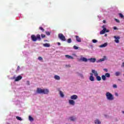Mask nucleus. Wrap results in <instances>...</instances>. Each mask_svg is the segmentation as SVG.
Listing matches in <instances>:
<instances>
[{
	"instance_id": "nucleus-1",
	"label": "nucleus",
	"mask_w": 124,
	"mask_h": 124,
	"mask_svg": "<svg viewBox=\"0 0 124 124\" xmlns=\"http://www.w3.org/2000/svg\"><path fill=\"white\" fill-rule=\"evenodd\" d=\"M31 39L33 42H36L37 40L38 41H41V36L39 34H37L36 36L33 34L31 35Z\"/></svg>"
},
{
	"instance_id": "nucleus-2",
	"label": "nucleus",
	"mask_w": 124,
	"mask_h": 124,
	"mask_svg": "<svg viewBox=\"0 0 124 124\" xmlns=\"http://www.w3.org/2000/svg\"><path fill=\"white\" fill-rule=\"evenodd\" d=\"M92 72L94 74L95 77H96L97 81H101V77L98 76V73H97V71H95V70H92Z\"/></svg>"
},
{
	"instance_id": "nucleus-3",
	"label": "nucleus",
	"mask_w": 124,
	"mask_h": 124,
	"mask_svg": "<svg viewBox=\"0 0 124 124\" xmlns=\"http://www.w3.org/2000/svg\"><path fill=\"white\" fill-rule=\"evenodd\" d=\"M106 96H107V98L108 100H114V96L109 92H107L106 93Z\"/></svg>"
},
{
	"instance_id": "nucleus-4",
	"label": "nucleus",
	"mask_w": 124,
	"mask_h": 124,
	"mask_svg": "<svg viewBox=\"0 0 124 124\" xmlns=\"http://www.w3.org/2000/svg\"><path fill=\"white\" fill-rule=\"evenodd\" d=\"M58 38L62 41H66V39H65V36L63 35L62 33H60L58 35Z\"/></svg>"
},
{
	"instance_id": "nucleus-5",
	"label": "nucleus",
	"mask_w": 124,
	"mask_h": 124,
	"mask_svg": "<svg viewBox=\"0 0 124 124\" xmlns=\"http://www.w3.org/2000/svg\"><path fill=\"white\" fill-rule=\"evenodd\" d=\"M43 89L39 88H37L36 93L40 94H43Z\"/></svg>"
},
{
	"instance_id": "nucleus-6",
	"label": "nucleus",
	"mask_w": 124,
	"mask_h": 124,
	"mask_svg": "<svg viewBox=\"0 0 124 124\" xmlns=\"http://www.w3.org/2000/svg\"><path fill=\"white\" fill-rule=\"evenodd\" d=\"M102 28H103V29L100 32V34H104L105 33V31H106V28H105V25H103L102 26Z\"/></svg>"
},
{
	"instance_id": "nucleus-7",
	"label": "nucleus",
	"mask_w": 124,
	"mask_h": 124,
	"mask_svg": "<svg viewBox=\"0 0 124 124\" xmlns=\"http://www.w3.org/2000/svg\"><path fill=\"white\" fill-rule=\"evenodd\" d=\"M49 93V90L47 89H43V94H48Z\"/></svg>"
},
{
	"instance_id": "nucleus-8",
	"label": "nucleus",
	"mask_w": 124,
	"mask_h": 124,
	"mask_svg": "<svg viewBox=\"0 0 124 124\" xmlns=\"http://www.w3.org/2000/svg\"><path fill=\"white\" fill-rule=\"evenodd\" d=\"M114 38L115 39V42H116V43H119V42H120V36H114Z\"/></svg>"
},
{
	"instance_id": "nucleus-9",
	"label": "nucleus",
	"mask_w": 124,
	"mask_h": 124,
	"mask_svg": "<svg viewBox=\"0 0 124 124\" xmlns=\"http://www.w3.org/2000/svg\"><path fill=\"white\" fill-rule=\"evenodd\" d=\"M70 98L73 100H75L78 98V96H77V95H73L71 96Z\"/></svg>"
},
{
	"instance_id": "nucleus-10",
	"label": "nucleus",
	"mask_w": 124,
	"mask_h": 124,
	"mask_svg": "<svg viewBox=\"0 0 124 124\" xmlns=\"http://www.w3.org/2000/svg\"><path fill=\"white\" fill-rule=\"evenodd\" d=\"M76 41L77 42H82V40H81V38H80L78 36L75 35Z\"/></svg>"
},
{
	"instance_id": "nucleus-11",
	"label": "nucleus",
	"mask_w": 124,
	"mask_h": 124,
	"mask_svg": "<svg viewBox=\"0 0 124 124\" xmlns=\"http://www.w3.org/2000/svg\"><path fill=\"white\" fill-rule=\"evenodd\" d=\"M23 78V77L21 76H19L18 77H17L16 79H15V81L17 82L18 81H20V80H21V79Z\"/></svg>"
},
{
	"instance_id": "nucleus-12",
	"label": "nucleus",
	"mask_w": 124,
	"mask_h": 124,
	"mask_svg": "<svg viewBox=\"0 0 124 124\" xmlns=\"http://www.w3.org/2000/svg\"><path fill=\"white\" fill-rule=\"evenodd\" d=\"M88 61H90V62H95L96 59L91 58L90 59H88Z\"/></svg>"
},
{
	"instance_id": "nucleus-13",
	"label": "nucleus",
	"mask_w": 124,
	"mask_h": 124,
	"mask_svg": "<svg viewBox=\"0 0 124 124\" xmlns=\"http://www.w3.org/2000/svg\"><path fill=\"white\" fill-rule=\"evenodd\" d=\"M69 103L70 104V105H73V106L75 105V101H74L73 100H69Z\"/></svg>"
},
{
	"instance_id": "nucleus-14",
	"label": "nucleus",
	"mask_w": 124,
	"mask_h": 124,
	"mask_svg": "<svg viewBox=\"0 0 124 124\" xmlns=\"http://www.w3.org/2000/svg\"><path fill=\"white\" fill-rule=\"evenodd\" d=\"M80 61H82V62H87L88 61H89V59L85 58V57H81L80 58Z\"/></svg>"
},
{
	"instance_id": "nucleus-15",
	"label": "nucleus",
	"mask_w": 124,
	"mask_h": 124,
	"mask_svg": "<svg viewBox=\"0 0 124 124\" xmlns=\"http://www.w3.org/2000/svg\"><path fill=\"white\" fill-rule=\"evenodd\" d=\"M107 43H105L104 44L101 45L99 47L100 48H104V47H106L107 46Z\"/></svg>"
},
{
	"instance_id": "nucleus-16",
	"label": "nucleus",
	"mask_w": 124,
	"mask_h": 124,
	"mask_svg": "<svg viewBox=\"0 0 124 124\" xmlns=\"http://www.w3.org/2000/svg\"><path fill=\"white\" fill-rule=\"evenodd\" d=\"M54 79L55 80H61V77H60V76H58V75H55L54 76Z\"/></svg>"
},
{
	"instance_id": "nucleus-17",
	"label": "nucleus",
	"mask_w": 124,
	"mask_h": 124,
	"mask_svg": "<svg viewBox=\"0 0 124 124\" xmlns=\"http://www.w3.org/2000/svg\"><path fill=\"white\" fill-rule=\"evenodd\" d=\"M65 57H66V58H67V59H71V60H73V59H74V58H73V57H72L70 55H66Z\"/></svg>"
},
{
	"instance_id": "nucleus-18",
	"label": "nucleus",
	"mask_w": 124,
	"mask_h": 124,
	"mask_svg": "<svg viewBox=\"0 0 124 124\" xmlns=\"http://www.w3.org/2000/svg\"><path fill=\"white\" fill-rule=\"evenodd\" d=\"M89 79L90 80V81L93 82V81H94V78L93 76H90L89 78Z\"/></svg>"
},
{
	"instance_id": "nucleus-19",
	"label": "nucleus",
	"mask_w": 124,
	"mask_h": 124,
	"mask_svg": "<svg viewBox=\"0 0 124 124\" xmlns=\"http://www.w3.org/2000/svg\"><path fill=\"white\" fill-rule=\"evenodd\" d=\"M44 47H50V44L46 43L43 44Z\"/></svg>"
},
{
	"instance_id": "nucleus-20",
	"label": "nucleus",
	"mask_w": 124,
	"mask_h": 124,
	"mask_svg": "<svg viewBox=\"0 0 124 124\" xmlns=\"http://www.w3.org/2000/svg\"><path fill=\"white\" fill-rule=\"evenodd\" d=\"M94 123H95V124H101V122L100 121H99V120L97 119V120H95Z\"/></svg>"
},
{
	"instance_id": "nucleus-21",
	"label": "nucleus",
	"mask_w": 124,
	"mask_h": 124,
	"mask_svg": "<svg viewBox=\"0 0 124 124\" xmlns=\"http://www.w3.org/2000/svg\"><path fill=\"white\" fill-rule=\"evenodd\" d=\"M70 121H72V122H74V121H75V120H76V118L73 117H71L69 118Z\"/></svg>"
},
{
	"instance_id": "nucleus-22",
	"label": "nucleus",
	"mask_w": 124,
	"mask_h": 124,
	"mask_svg": "<svg viewBox=\"0 0 124 124\" xmlns=\"http://www.w3.org/2000/svg\"><path fill=\"white\" fill-rule=\"evenodd\" d=\"M60 95L61 96V97H63L64 96V95L63 94V93L62 91H60Z\"/></svg>"
},
{
	"instance_id": "nucleus-23",
	"label": "nucleus",
	"mask_w": 124,
	"mask_h": 124,
	"mask_svg": "<svg viewBox=\"0 0 124 124\" xmlns=\"http://www.w3.org/2000/svg\"><path fill=\"white\" fill-rule=\"evenodd\" d=\"M102 79L103 81H106V77L105 76V75H103L102 76Z\"/></svg>"
},
{
	"instance_id": "nucleus-24",
	"label": "nucleus",
	"mask_w": 124,
	"mask_h": 124,
	"mask_svg": "<svg viewBox=\"0 0 124 124\" xmlns=\"http://www.w3.org/2000/svg\"><path fill=\"white\" fill-rule=\"evenodd\" d=\"M29 121H30L31 122H33V118L31 116H29Z\"/></svg>"
},
{
	"instance_id": "nucleus-25",
	"label": "nucleus",
	"mask_w": 124,
	"mask_h": 124,
	"mask_svg": "<svg viewBox=\"0 0 124 124\" xmlns=\"http://www.w3.org/2000/svg\"><path fill=\"white\" fill-rule=\"evenodd\" d=\"M39 29V30H40V31H42L43 32H44V31H45V30H44V29L42 27H40Z\"/></svg>"
},
{
	"instance_id": "nucleus-26",
	"label": "nucleus",
	"mask_w": 124,
	"mask_h": 124,
	"mask_svg": "<svg viewBox=\"0 0 124 124\" xmlns=\"http://www.w3.org/2000/svg\"><path fill=\"white\" fill-rule=\"evenodd\" d=\"M105 76H106V78L107 77L108 78H110V74L108 73H106Z\"/></svg>"
},
{
	"instance_id": "nucleus-27",
	"label": "nucleus",
	"mask_w": 124,
	"mask_h": 124,
	"mask_svg": "<svg viewBox=\"0 0 124 124\" xmlns=\"http://www.w3.org/2000/svg\"><path fill=\"white\" fill-rule=\"evenodd\" d=\"M115 75L116 76H120V75H121V72H116L115 73Z\"/></svg>"
},
{
	"instance_id": "nucleus-28",
	"label": "nucleus",
	"mask_w": 124,
	"mask_h": 124,
	"mask_svg": "<svg viewBox=\"0 0 124 124\" xmlns=\"http://www.w3.org/2000/svg\"><path fill=\"white\" fill-rule=\"evenodd\" d=\"M73 48L75 49V50H78V49H79V47L76 46H74Z\"/></svg>"
},
{
	"instance_id": "nucleus-29",
	"label": "nucleus",
	"mask_w": 124,
	"mask_h": 124,
	"mask_svg": "<svg viewBox=\"0 0 124 124\" xmlns=\"http://www.w3.org/2000/svg\"><path fill=\"white\" fill-rule=\"evenodd\" d=\"M16 119L17 120H18V121H22V118H21V117H20L19 116H16Z\"/></svg>"
},
{
	"instance_id": "nucleus-30",
	"label": "nucleus",
	"mask_w": 124,
	"mask_h": 124,
	"mask_svg": "<svg viewBox=\"0 0 124 124\" xmlns=\"http://www.w3.org/2000/svg\"><path fill=\"white\" fill-rule=\"evenodd\" d=\"M41 36L42 38H45V37H46V35H45L44 34H41Z\"/></svg>"
},
{
	"instance_id": "nucleus-31",
	"label": "nucleus",
	"mask_w": 124,
	"mask_h": 124,
	"mask_svg": "<svg viewBox=\"0 0 124 124\" xmlns=\"http://www.w3.org/2000/svg\"><path fill=\"white\" fill-rule=\"evenodd\" d=\"M67 42L68 43H71L72 42V41L71 40V38H69L67 39Z\"/></svg>"
},
{
	"instance_id": "nucleus-32",
	"label": "nucleus",
	"mask_w": 124,
	"mask_h": 124,
	"mask_svg": "<svg viewBox=\"0 0 124 124\" xmlns=\"http://www.w3.org/2000/svg\"><path fill=\"white\" fill-rule=\"evenodd\" d=\"M119 15L120 18H124V15L121 13L119 14Z\"/></svg>"
},
{
	"instance_id": "nucleus-33",
	"label": "nucleus",
	"mask_w": 124,
	"mask_h": 124,
	"mask_svg": "<svg viewBox=\"0 0 124 124\" xmlns=\"http://www.w3.org/2000/svg\"><path fill=\"white\" fill-rule=\"evenodd\" d=\"M38 60H39V61H43V58H42V57H39L38 58Z\"/></svg>"
},
{
	"instance_id": "nucleus-34",
	"label": "nucleus",
	"mask_w": 124,
	"mask_h": 124,
	"mask_svg": "<svg viewBox=\"0 0 124 124\" xmlns=\"http://www.w3.org/2000/svg\"><path fill=\"white\" fill-rule=\"evenodd\" d=\"M92 42H93V43H96V42H97V40L93 39L92 40Z\"/></svg>"
},
{
	"instance_id": "nucleus-35",
	"label": "nucleus",
	"mask_w": 124,
	"mask_h": 124,
	"mask_svg": "<svg viewBox=\"0 0 124 124\" xmlns=\"http://www.w3.org/2000/svg\"><path fill=\"white\" fill-rule=\"evenodd\" d=\"M113 87L114 89H117V88L118 87L117 86V85H116V84H113Z\"/></svg>"
},
{
	"instance_id": "nucleus-36",
	"label": "nucleus",
	"mask_w": 124,
	"mask_h": 124,
	"mask_svg": "<svg viewBox=\"0 0 124 124\" xmlns=\"http://www.w3.org/2000/svg\"><path fill=\"white\" fill-rule=\"evenodd\" d=\"M46 35H50V32L49 31H46Z\"/></svg>"
},
{
	"instance_id": "nucleus-37",
	"label": "nucleus",
	"mask_w": 124,
	"mask_h": 124,
	"mask_svg": "<svg viewBox=\"0 0 124 124\" xmlns=\"http://www.w3.org/2000/svg\"><path fill=\"white\" fill-rule=\"evenodd\" d=\"M115 21H116V22L117 23H120V21L119 20V19H117V18H115Z\"/></svg>"
},
{
	"instance_id": "nucleus-38",
	"label": "nucleus",
	"mask_w": 124,
	"mask_h": 124,
	"mask_svg": "<svg viewBox=\"0 0 124 124\" xmlns=\"http://www.w3.org/2000/svg\"><path fill=\"white\" fill-rule=\"evenodd\" d=\"M104 71L106 72H108V70L107 69H104Z\"/></svg>"
},
{
	"instance_id": "nucleus-39",
	"label": "nucleus",
	"mask_w": 124,
	"mask_h": 124,
	"mask_svg": "<svg viewBox=\"0 0 124 124\" xmlns=\"http://www.w3.org/2000/svg\"><path fill=\"white\" fill-rule=\"evenodd\" d=\"M100 61H101V62H104L105 59H104V58H103L102 59H100Z\"/></svg>"
},
{
	"instance_id": "nucleus-40",
	"label": "nucleus",
	"mask_w": 124,
	"mask_h": 124,
	"mask_svg": "<svg viewBox=\"0 0 124 124\" xmlns=\"http://www.w3.org/2000/svg\"><path fill=\"white\" fill-rule=\"evenodd\" d=\"M57 44H58V46H61V43H60V42H58Z\"/></svg>"
},
{
	"instance_id": "nucleus-41",
	"label": "nucleus",
	"mask_w": 124,
	"mask_h": 124,
	"mask_svg": "<svg viewBox=\"0 0 124 124\" xmlns=\"http://www.w3.org/2000/svg\"><path fill=\"white\" fill-rule=\"evenodd\" d=\"M20 69V66H18L17 67V70H19Z\"/></svg>"
},
{
	"instance_id": "nucleus-42",
	"label": "nucleus",
	"mask_w": 124,
	"mask_h": 124,
	"mask_svg": "<svg viewBox=\"0 0 124 124\" xmlns=\"http://www.w3.org/2000/svg\"><path fill=\"white\" fill-rule=\"evenodd\" d=\"M122 67H124V62H123L122 65Z\"/></svg>"
},
{
	"instance_id": "nucleus-43",
	"label": "nucleus",
	"mask_w": 124,
	"mask_h": 124,
	"mask_svg": "<svg viewBox=\"0 0 124 124\" xmlns=\"http://www.w3.org/2000/svg\"><path fill=\"white\" fill-rule=\"evenodd\" d=\"M113 29H114V30H117V27H113Z\"/></svg>"
},
{
	"instance_id": "nucleus-44",
	"label": "nucleus",
	"mask_w": 124,
	"mask_h": 124,
	"mask_svg": "<svg viewBox=\"0 0 124 124\" xmlns=\"http://www.w3.org/2000/svg\"><path fill=\"white\" fill-rule=\"evenodd\" d=\"M115 95L116 96H119V94H118V93H115Z\"/></svg>"
},
{
	"instance_id": "nucleus-45",
	"label": "nucleus",
	"mask_w": 124,
	"mask_h": 124,
	"mask_svg": "<svg viewBox=\"0 0 124 124\" xmlns=\"http://www.w3.org/2000/svg\"><path fill=\"white\" fill-rule=\"evenodd\" d=\"M105 32H109V30H107L106 29Z\"/></svg>"
},
{
	"instance_id": "nucleus-46",
	"label": "nucleus",
	"mask_w": 124,
	"mask_h": 124,
	"mask_svg": "<svg viewBox=\"0 0 124 124\" xmlns=\"http://www.w3.org/2000/svg\"><path fill=\"white\" fill-rule=\"evenodd\" d=\"M103 22L104 23V24H105L106 23V21L105 20H103Z\"/></svg>"
},
{
	"instance_id": "nucleus-47",
	"label": "nucleus",
	"mask_w": 124,
	"mask_h": 124,
	"mask_svg": "<svg viewBox=\"0 0 124 124\" xmlns=\"http://www.w3.org/2000/svg\"><path fill=\"white\" fill-rule=\"evenodd\" d=\"M27 84H28V85H30V81H27Z\"/></svg>"
},
{
	"instance_id": "nucleus-48",
	"label": "nucleus",
	"mask_w": 124,
	"mask_h": 124,
	"mask_svg": "<svg viewBox=\"0 0 124 124\" xmlns=\"http://www.w3.org/2000/svg\"><path fill=\"white\" fill-rule=\"evenodd\" d=\"M90 75H91V76H93V73H90Z\"/></svg>"
},
{
	"instance_id": "nucleus-49",
	"label": "nucleus",
	"mask_w": 124,
	"mask_h": 124,
	"mask_svg": "<svg viewBox=\"0 0 124 124\" xmlns=\"http://www.w3.org/2000/svg\"><path fill=\"white\" fill-rule=\"evenodd\" d=\"M105 36H107V34H105Z\"/></svg>"
},
{
	"instance_id": "nucleus-50",
	"label": "nucleus",
	"mask_w": 124,
	"mask_h": 124,
	"mask_svg": "<svg viewBox=\"0 0 124 124\" xmlns=\"http://www.w3.org/2000/svg\"><path fill=\"white\" fill-rule=\"evenodd\" d=\"M122 113H123V114H124V111H122Z\"/></svg>"
}]
</instances>
